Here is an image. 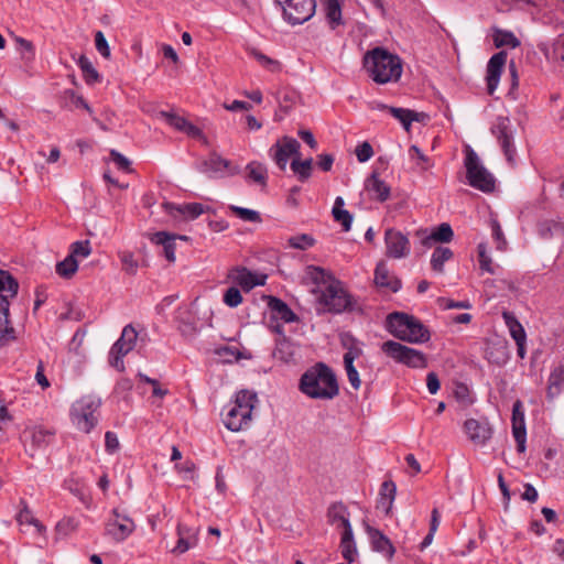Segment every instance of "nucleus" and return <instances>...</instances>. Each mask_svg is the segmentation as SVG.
<instances>
[{
  "instance_id": "nucleus-25",
  "label": "nucleus",
  "mask_w": 564,
  "mask_h": 564,
  "mask_svg": "<svg viewBox=\"0 0 564 564\" xmlns=\"http://www.w3.org/2000/svg\"><path fill=\"white\" fill-rule=\"evenodd\" d=\"M267 300L268 307L273 318H279L284 323H292L296 321V315L282 300L269 295L264 297Z\"/></svg>"
},
{
  "instance_id": "nucleus-41",
  "label": "nucleus",
  "mask_w": 564,
  "mask_h": 564,
  "mask_svg": "<svg viewBox=\"0 0 564 564\" xmlns=\"http://www.w3.org/2000/svg\"><path fill=\"white\" fill-rule=\"evenodd\" d=\"M77 64L83 72V76L88 85H93L100 80V75L93 66V63L85 55H80Z\"/></svg>"
},
{
  "instance_id": "nucleus-53",
  "label": "nucleus",
  "mask_w": 564,
  "mask_h": 564,
  "mask_svg": "<svg viewBox=\"0 0 564 564\" xmlns=\"http://www.w3.org/2000/svg\"><path fill=\"white\" fill-rule=\"evenodd\" d=\"M224 303L229 307H237L242 303V295L239 289L231 286L224 294Z\"/></svg>"
},
{
  "instance_id": "nucleus-30",
  "label": "nucleus",
  "mask_w": 564,
  "mask_h": 564,
  "mask_svg": "<svg viewBox=\"0 0 564 564\" xmlns=\"http://www.w3.org/2000/svg\"><path fill=\"white\" fill-rule=\"evenodd\" d=\"M408 332L403 338V341H409L412 344H422L430 339L429 329L413 316L411 323L409 325Z\"/></svg>"
},
{
  "instance_id": "nucleus-33",
  "label": "nucleus",
  "mask_w": 564,
  "mask_h": 564,
  "mask_svg": "<svg viewBox=\"0 0 564 564\" xmlns=\"http://www.w3.org/2000/svg\"><path fill=\"white\" fill-rule=\"evenodd\" d=\"M389 112L401 122L406 131H410L411 124L414 121H421L425 116L405 108L390 107Z\"/></svg>"
},
{
  "instance_id": "nucleus-20",
  "label": "nucleus",
  "mask_w": 564,
  "mask_h": 564,
  "mask_svg": "<svg viewBox=\"0 0 564 564\" xmlns=\"http://www.w3.org/2000/svg\"><path fill=\"white\" fill-rule=\"evenodd\" d=\"M365 530L369 536L371 547L373 551L381 553L389 560L393 557L395 549L390 539L384 535L380 530L366 524Z\"/></svg>"
},
{
  "instance_id": "nucleus-15",
  "label": "nucleus",
  "mask_w": 564,
  "mask_h": 564,
  "mask_svg": "<svg viewBox=\"0 0 564 564\" xmlns=\"http://www.w3.org/2000/svg\"><path fill=\"white\" fill-rule=\"evenodd\" d=\"M228 278L243 291L249 292L258 285H263L267 280L265 274H257L245 267L232 268Z\"/></svg>"
},
{
  "instance_id": "nucleus-56",
  "label": "nucleus",
  "mask_w": 564,
  "mask_h": 564,
  "mask_svg": "<svg viewBox=\"0 0 564 564\" xmlns=\"http://www.w3.org/2000/svg\"><path fill=\"white\" fill-rule=\"evenodd\" d=\"M477 249L480 269L486 272L494 273L491 268V259L487 253V245L485 242H481L478 245Z\"/></svg>"
},
{
  "instance_id": "nucleus-35",
  "label": "nucleus",
  "mask_w": 564,
  "mask_h": 564,
  "mask_svg": "<svg viewBox=\"0 0 564 564\" xmlns=\"http://www.w3.org/2000/svg\"><path fill=\"white\" fill-rule=\"evenodd\" d=\"M18 291V281L10 272L0 269V296H8L11 300L17 296Z\"/></svg>"
},
{
  "instance_id": "nucleus-21",
  "label": "nucleus",
  "mask_w": 564,
  "mask_h": 564,
  "mask_svg": "<svg viewBox=\"0 0 564 564\" xmlns=\"http://www.w3.org/2000/svg\"><path fill=\"white\" fill-rule=\"evenodd\" d=\"M327 521L335 529L341 530V532L352 530L349 521V511L341 502H335L329 506L327 510Z\"/></svg>"
},
{
  "instance_id": "nucleus-1",
  "label": "nucleus",
  "mask_w": 564,
  "mask_h": 564,
  "mask_svg": "<svg viewBox=\"0 0 564 564\" xmlns=\"http://www.w3.org/2000/svg\"><path fill=\"white\" fill-rule=\"evenodd\" d=\"M364 65L373 82L388 84L398 82L402 75L401 58L382 47H376L364 56Z\"/></svg>"
},
{
  "instance_id": "nucleus-6",
  "label": "nucleus",
  "mask_w": 564,
  "mask_h": 564,
  "mask_svg": "<svg viewBox=\"0 0 564 564\" xmlns=\"http://www.w3.org/2000/svg\"><path fill=\"white\" fill-rule=\"evenodd\" d=\"M466 177L468 184L485 193H490L495 189V177L480 162L477 153L468 148L465 158Z\"/></svg>"
},
{
  "instance_id": "nucleus-19",
  "label": "nucleus",
  "mask_w": 564,
  "mask_h": 564,
  "mask_svg": "<svg viewBox=\"0 0 564 564\" xmlns=\"http://www.w3.org/2000/svg\"><path fill=\"white\" fill-rule=\"evenodd\" d=\"M507 62V52L500 51L492 55L487 65V90L489 95L496 91L505 64Z\"/></svg>"
},
{
  "instance_id": "nucleus-12",
  "label": "nucleus",
  "mask_w": 564,
  "mask_h": 564,
  "mask_svg": "<svg viewBox=\"0 0 564 564\" xmlns=\"http://www.w3.org/2000/svg\"><path fill=\"white\" fill-rule=\"evenodd\" d=\"M300 143L296 139L284 137L273 144L269 153L280 170L284 171L291 155H299Z\"/></svg>"
},
{
  "instance_id": "nucleus-29",
  "label": "nucleus",
  "mask_w": 564,
  "mask_h": 564,
  "mask_svg": "<svg viewBox=\"0 0 564 564\" xmlns=\"http://www.w3.org/2000/svg\"><path fill=\"white\" fill-rule=\"evenodd\" d=\"M365 187L380 202L387 200L390 196V187L384 181L378 177L376 172L366 180Z\"/></svg>"
},
{
  "instance_id": "nucleus-31",
  "label": "nucleus",
  "mask_w": 564,
  "mask_h": 564,
  "mask_svg": "<svg viewBox=\"0 0 564 564\" xmlns=\"http://www.w3.org/2000/svg\"><path fill=\"white\" fill-rule=\"evenodd\" d=\"M59 105L66 109L84 108L89 115H93V109L85 101L82 96L76 95L72 89H65L59 96Z\"/></svg>"
},
{
  "instance_id": "nucleus-43",
  "label": "nucleus",
  "mask_w": 564,
  "mask_h": 564,
  "mask_svg": "<svg viewBox=\"0 0 564 564\" xmlns=\"http://www.w3.org/2000/svg\"><path fill=\"white\" fill-rule=\"evenodd\" d=\"M78 270V262L73 256H67L63 261L56 264V273L64 278L70 279Z\"/></svg>"
},
{
  "instance_id": "nucleus-32",
  "label": "nucleus",
  "mask_w": 564,
  "mask_h": 564,
  "mask_svg": "<svg viewBox=\"0 0 564 564\" xmlns=\"http://www.w3.org/2000/svg\"><path fill=\"white\" fill-rule=\"evenodd\" d=\"M340 552L343 557L348 563H354L356 561V557L358 555L356 542L354 539V532L352 530H348L346 532H341L340 536Z\"/></svg>"
},
{
  "instance_id": "nucleus-55",
  "label": "nucleus",
  "mask_w": 564,
  "mask_h": 564,
  "mask_svg": "<svg viewBox=\"0 0 564 564\" xmlns=\"http://www.w3.org/2000/svg\"><path fill=\"white\" fill-rule=\"evenodd\" d=\"M53 437V433L47 430L39 429L32 433V444L37 447L46 446Z\"/></svg>"
},
{
  "instance_id": "nucleus-54",
  "label": "nucleus",
  "mask_w": 564,
  "mask_h": 564,
  "mask_svg": "<svg viewBox=\"0 0 564 564\" xmlns=\"http://www.w3.org/2000/svg\"><path fill=\"white\" fill-rule=\"evenodd\" d=\"M17 520L20 524H34L39 531L44 529V527L32 516V512L29 510L28 506L24 503L23 508L17 516Z\"/></svg>"
},
{
  "instance_id": "nucleus-47",
  "label": "nucleus",
  "mask_w": 564,
  "mask_h": 564,
  "mask_svg": "<svg viewBox=\"0 0 564 564\" xmlns=\"http://www.w3.org/2000/svg\"><path fill=\"white\" fill-rule=\"evenodd\" d=\"M288 243L293 249L306 250L314 246L315 239L308 234H301L290 237Z\"/></svg>"
},
{
  "instance_id": "nucleus-37",
  "label": "nucleus",
  "mask_w": 564,
  "mask_h": 564,
  "mask_svg": "<svg viewBox=\"0 0 564 564\" xmlns=\"http://www.w3.org/2000/svg\"><path fill=\"white\" fill-rule=\"evenodd\" d=\"M178 131L184 132L192 139L200 141L205 145L208 144V140L203 132V128L189 122L185 118L178 117Z\"/></svg>"
},
{
  "instance_id": "nucleus-11",
  "label": "nucleus",
  "mask_w": 564,
  "mask_h": 564,
  "mask_svg": "<svg viewBox=\"0 0 564 564\" xmlns=\"http://www.w3.org/2000/svg\"><path fill=\"white\" fill-rule=\"evenodd\" d=\"M134 530L133 521L126 514L119 513L117 509L112 510L111 517L106 523V534L116 542H122Z\"/></svg>"
},
{
  "instance_id": "nucleus-64",
  "label": "nucleus",
  "mask_w": 564,
  "mask_h": 564,
  "mask_svg": "<svg viewBox=\"0 0 564 564\" xmlns=\"http://www.w3.org/2000/svg\"><path fill=\"white\" fill-rule=\"evenodd\" d=\"M120 447V443L116 433L108 431L105 434V448L109 454L116 453Z\"/></svg>"
},
{
  "instance_id": "nucleus-18",
  "label": "nucleus",
  "mask_w": 564,
  "mask_h": 564,
  "mask_svg": "<svg viewBox=\"0 0 564 564\" xmlns=\"http://www.w3.org/2000/svg\"><path fill=\"white\" fill-rule=\"evenodd\" d=\"M464 430L469 440L479 446H484L492 436V429L487 420L468 419L465 421Z\"/></svg>"
},
{
  "instance_id": "nucleus-10",
  "label": "nucleus",
  "mask_w": 564,
  "mask_h": 564,
  "mask_svg": "<svg viewBox=\"0 0 564 564\" xmlns=\"http://www.w3.org/2000/svg\"><path fill=\"white\" fill-rule=\"evenodd\" d=\"M199 170L209 177L234 176L240 173L239 166L232 165L229 160L217 153H212L208 159L204 160Z\"/></svg>"
},
{
  "instance_id": "nucleus-50",
  "label": "nucleus",
  "mask_w": 564,
  "mask_h": 564,
  "mask_svg": "<svg viewBox=\"0 0 564 564\" xmlns=\"http://www.w3.org/2000/svg\"><path fill=\"white\" fill-rule=\"evenodd\" d=\"M292 355L293 352L291 343L285 338L280 339L276 343L275 349L273 350V356L282 361H289Z\"/></svg>"
},
{
  "instance_id": "nucleus-24",
  "label": "nucleus",
  "mask_w": 564,
  "mask_h": 564,
  "mask_svg": "<svg viewBox=\"0 0 564 564\" xmlns=\"http://www.w3.org/2000/svg\"><path fill=\"white\" fill-rule=\"evenodd\" d=\"M421 237V242L425 247H431L433 242H449L453 239L454 232L449 224L443 223L431 234L425 230L416 232Z\"/></svg>"
},
{
  "instance_id": "nucleus-27",
  "label": "nucleus",
  "mask_w": 564,
  "mask_h": 564,
  "mask_svg": "<svg viewBox=\"0 0 564 564\" xmlns=\"http://www.w3.org/2000/svg\"><path fill=\"white\" fill-rule=\"evenodd\" d=\"M245 178L248 183L259 185L262 189L268 185V169L267 166L258 161H251L246 166Z\"/></svg>"
},
{
  "instance_id": "nucleus-34",
  "label": "nucleus",
  "mask_w": 564,
  "mask_h": 564,
  "mask_svg": "<svg viewBox=\"0 0 564 564\" xmlns=\"http://www.w3.org/2000/svg\"><path fill=\"white\" fill-rule=\"evenodd\" d=\"M344 205H345L344 198L340 196L336 197V199L334 202L333 209H332V214H333L335 221L341 224L343 230L348 231L351 227L352 215L348 210L343 208Z\"/></svg>"
},
{
  "instance_id": "nucleus-2",
  "label": "nucleus",
  "mask_w": 564,
  "mask_h": 564,
  "mask_svg": "<svg viewBox=\"0 0 564 564\" xmlns=\"http://www.w3.org/2000/svg\"><path fill=\"white\" fill-rule=\"evenodd\" d=\"M300 390L310 398L323 400H330L339 392L335 373L323 362L307 369L302 375Z\"/></svg>"
},
{
  "instance_id": "nucleus-61",
  "label": "nucleus",
  "mask_w": 564,
  "mask_h": 564,
  "mask_svg": "<svg viewBox=\"0 0 564 564\" xmlns=\"http://www.w3.org/2000/svg\"><path fill=\"white\" fill-rule=\"evenodd\" d=\"M344 365H345V370H346L349 383L351 384V387L355 390H358L360 388L361 381L359 378V373L354 366V362L348 361V362H344Z\"/></svg>"
},
{
  "instance_id": "nucleus-63",
  "label": "nucleus",
  "mask_w": 564,
  "mask_h": 564,
  "mask_svg": "<svg viewBox=\"0 0 564 564\" xmlns=\"http://www.w3.org/2000/svg\"><path fill=\"white\" fill-rule=\"evenodd\" d=\"M122 270L128 274H135L138 262L131 252H123L121 254Z\"/></svg>"
},
{
  "instance_id": "nucleus-62",
  "label": "nucleus",
  "mask_w": 564,
  "mask_h": 564,
  "mask_svg": "<svg viewBox=\"0 0 564 564\" xmlns=\"http://www.w3.org/2000/svg\"><path fill=\"white\" fill-rule=\"evenodd\" d=\"M356 156L360 163L369 161L373 155L372 147L369 142L365 141L356 148Z\"/></svg>"
},
{
  "instance_id": "nucleus-48",
  "label": "nucleus",
  "mask_w": 564,
  "mask_h": 564,
  "mask_svg": "<svg viewBox=\"0 0 564 564\" xmlns=\"http://www.w3.org/2000/svg\"><path fill=\"white\" fill-rule=\"evenodd\" d=\"M174 296H166L162 300V302L156 306V312L159 315H162L165 319L175 321L176 319V308L173 307Z\"/></svg>"
},
{
  "instance_id": "nucleus-22",
  "label": "nucleus",
  "mask_w": 564,
  "mask_h": 564,
  "mask_svg": "<svg viewBox=\"0 0 564 564\" xmlns=\"http://www.w3.org/2000/svg\"><path fill=\"white\" fill-rule=\"evenodd\" d=\"M375 284L379 289H384L390 292H398L401 289V281L390 273L384 262H379L375 270Z\"/></svg>"
},
{
  "instance_id": "nucleus-46",
  "label": "nucleus",
  "mask_w": 564,
  "mask_h": 564,
  "mask_svg": "<svg viewBox=\"0 0 564 564\" xmlns=\"http://www.w3.org/2000/svg\"><path fill=\"white\" fill-rule=\"evenodd\" d=\"M409 156L421 171H426L432 166L431 160L414 144L409 149Z\"/></svg>"
},
{
  "instance_id": "nucleus-7",
  "label": "nucleus",
  "mask_w": 564,
  "mask_h": 564,
  "mask_svg": "<svg viewBox=\"0 0 564 564\" xmlns=\"http://www.w3.org/2000/svg\"><path fill=\"white\" fill-rule=\"evenodd\" d=\"M381 350L395 362L403 364L411 368L426 367V357L422 351L402 345L399 341H384L381 345Z\"/></svg>"
},
{
  "instance_id": "nucleus-4",
  "label": "nucleus",
  "mask_w": 564,
  "mask_h": 564,
  "mask_svg": "<svg viewBox=\"0 0 564 564\" xmlns=\"http://www.w3.org/2000/svg\"><path fill=\"white\" fill-rule=\"evenodd\" d=\"M319 303L334 314L362 312L359 302L344 288L339 280H332V283L321 292Z\"/></svg>"
},
{
  "instance_id": "nucleus-57",
  "label": "nucleus",
  "mask_w": 564,
  "mask_h": 564,
  "mask_svg": "<svg viewBox=\"0 0 564 564\" xmlns=\"http://www.w3.org/2000/svg\"><path fill=\"white\" fill-rule=\"evenodd\" d=\"M197 543L195 530H189L185 538L178 536V553H184L194 547Z\"/></svg>"
},
{
  "instance_id": "nucleus-45",
  "label": "nucleus",
  "mask_w": 564,
  "mask_h": 564,
  "mask_svg": "<svg viewBox=\"0 0 564 564\" xmlns=\"http://www.w3.org/2000/svg\"><path fill=\"white\" fill-rule=\"evenodd\" d=\"M205 212V207L200 203H188L178 205V215L191 220L200 216Z\"/></svg>"
},
{
  "instance_id": "nucleus-51",
  "label": "nucleus",
  "mask_w": 564,
  "mask_h": 564,
  "mask_svg": "<svg viewBox=\"0 0 564 564\" xmlns=\"http://www.w3.org/2000/svg\"><path fill=\"white\" fill-rule=\"evenodd\" d=\"M252 55L269 72L276 73L281 69L280 62L268 57L267 55L262 54L261 52L252 51Z\"/></svg>"
},
{
  "instance_id": "nucleus-59",
  "label": "nucleus",
  "mask_w": 564,
  "mask_h": 564,
  "mask_svg": "<svg viewBox=\"0 0 564 564\" xmlns=\"http://www.w3.org/2000/svg\"><path fill=\"white\" fill-rule=\"evenodd\" d=\"M95 46L101 56H104L105 58L110 57V48L101 31H97L95 34Z\"/></svg>"
},
{
  "instance_id": "nucleus-60",
  "label": "nucleus",
  "mask_w": 564,
  "mask_h": 564,
  "mask_svg": "<svg viewBox=\"0 0 564 564\" xmlns=\"http://www.w3.org/2000/svg\"><path fill=\"white\" fill-rule=\"evenodd\" d=\"M491 230H492V238H494V240L497 243V249L498 250H505L506 246H507V241L505 239L502 229H501L500 224L498 223V220L494 219L491 221Z\"/></svg>"
},
{
  "instance_id": "nucleus-42",
  "label": "nucleus",
  "mask_w": 564,
  "mask_h": 564,
  "mask_svg": "<svg viewBox=\"0 0 564 564\" xmlns=\"http://www.w3.org/2000/svg\"><path fill=\"white\" fill-rule=\"evenodd\" d=\"M341 343L343 346L347 349L344 355V362H354L362 355V349L354 337L346 335L341 338Z\"/></svg>"
},
{
  "instance_id": "nucleus-49",
  "label": "nucleus",
  "mask_w": 564,
  "mask_h": 564,
  "mask_svg": "<svg viewBox=\"0 0 564 564\" xmlns=\"http://www.w3.org/2000/svg\"><path fill=\"white\" fill-rule=\"evenodd\" d=\"M230 210L243 221L261 223V216L257 210L231 205Z\"/></svg>"
},
{
  "instance_id": "nucleus-36",
  "label": "nucleus",
  "mask_w": 564,
  "mask_h": 564,
  "mask_svg": "<svg viewBox=\"0 0 564 564\" xmlns=\"http://www.w3.org/2000/svg\"><path fill=\"white\" fill-rule=\"evenodd\" d=\"M502 318L509 329L510 336L514 341L527 340L524 328L512 312L505 311L502 313Z\"/></svg>"
},
{
  "instance_id": "nucleus-13",
  "label": "nucleus",
  "mask_w": 564,
  "mask_h": 564,
  "mask_svg": "<svg viewBox=\"0 0 564 564\" xmlns=\"http://www.w3.org/2000/svg\"><path fill=\"white\" fill-rule=\"evenodd\" d=\"M387 256L393 259L405 258L410 253V241L406 236L395 229H387L384 232Z\"/></svg>"
},
{
  "instance_id": "nucleus-40",
  "label": "nucleus",
  "mask_w": 564,
  "mask_h": 564,
  "mask_svg": "<svg viewBox=\"0 0 564 564\" xmlns=\"http://www.w3.org/2000/svg\"><path fill=\"white\" fill-rule=\"evenodd\" d=\"M313 159L301 161L299 158L293 159L291 162V170L297 176L300 182L307 181L312 175Z\"/></svg>"
},
{
  "instance_id": "nucleus-38",
  "label": "nucleus",
  "mask_w": 564,
  "mask_h": 564,
  "mask_svg": "<svg viewBox=\"0 0 564 564\" xmlns=\"http://www.w3.org/2000/svg\"><path fill=\"white\" fill-rule=\"evenodd\" d=\"M453 257V251L448 247H437L431 257V267L435 272H444V263Z\"/></svg>"
},
{
  "instance_id": "nucleus-3",
  "label": "nucleus",
  "mask_w": 564,
  "mask_h": 564,
  "mask_svg": "<svg viewBox=\"0 0 564 564\" xmlns=\"http://www.w3.org/2000/svg\"><path fill=\"white\" fill-rule=\"evenodd\" d=\"M256 402V393L248 390L239 391L236 394L235 401L228 404L226 412L223 414L225 426L232 432H238L249 426Z\"/></svg>"
},
{
  "instance_id": "nucleus-58",
  "label": "nucleus",
  "mask_w": 564,
  "mask_h": 564,
  "mask_svg": "<svg viewBox=\"0 0 564 564\" xmlns=\"http://www.w3.org/2000/svg\"><path fill=\"white\" fill-rule=\"evenodd\" d=\"M563 381H564V370L562 368L554 369L549 378L547 393L550 397L553 395V389L556 388V390H558V388Z\"/></svg>"
},
{
  "instance_id": "nucleus-16",
  "label": "nucleus",
  "mask_w": 564,
  "mask_h": 564,
  "mask_svg": "<svg viewBox=\"0 0 564 564\" xmlns=\"http://www.w3.org/2000/svg\"><path fill=\"white\" fill-rule=\"evenodd\" d=\"M17 340V332L10 319V299L0 296V348Z\"/></svg>"
},
{
  "instance_id": "nucleus-8",
  "label": "nucleus",
  "mask_w": 564,
  "mask_h": 564,
  "mask_svg": "<svg viewBox=\"0 0 564 564\" xmlns=\"http://www.w3.org/2000/svg\"><path fill=\"white\" fill-rule=\"evenodd\" d=\"M138 339V333L133 328L132 325H127L123 327L121 336L119 339L112 345L109 351L108 361L111 367L116 368L118 371L124 370L123 357L128 355L135 346Z\"/></svg>"
},
{
  "instance_id": "nucleus-5",
  "label": "nucleus",
  "mask_w": 564,
  "mask_h": 564,
  "mask_svg": "<svg viewBox=\"0 0 564 564\" xmlns=\"http://www.w3.org/2000/svg\"><path fill=\"white\" fill-rule=\"evenodd\" d=\"M100 404V400L91 395L77 400L70 409L73 425L82 432L89 433L98 423L96 412Z\"/></svg>"
},
{
  "instance_id": "nucleus-23",
  "label": "nucleus",
  "mask_w": 564,
  "mask_h": 564,
  "mask_svg": "<svg viewBox=\"0 0 564 564\" xmlns=\"http://www.w3.org/2000/svg\"><path fill=\"white\" fill-rule=\"evenodd\" d=\"M412 318V315L405 313H391L387 316V330L398 339L403 340Z\"/></svg>"
},
{
  "instance_id": "nucleus-14",
  "label": "nucleus",
  "mask_w": 564,
  "mask_h": 564,
  "mask_svg": "<svg viewBox=\"0 0 564 564\" xmlns=\"http://www.w3.org/2000/svg\"><path fill=\"white\" fill-rule=\"evenodd\" d=\"M492 133L497 137L500 142V145L503 150L505 155L508 161L511 162L513 160V155L516 153L514 147L512 144V130L510 124V119L508 117H498L495 124L491 128Z\"/></svg>"
},
{
  "instance_id": "nucleus-9",
  "label": "nucleus",
  "mask_w": 564,
  "mask_h": 564,
  "mask_svg": "<svg viewBox=\"0 0 564 564\" xmlns=\"http://www.w3.org/2000/svg\"><path fill=\"white\" fill-rule=\"evenodd\" d=\"M283 9L284 19L295 25L308 21L315 13V0H276Z\"/></svg>"
},
{
  "instance_id": "nucleus-26",
  "label": "nucleus",
  "mask_w": 564,
  "mask_h": 564,
  "mask_svg": "<svg viewBox=\"0 0 564 564\" xmlns=\"http://www.w3.org/2000/svg\"><path fill=\"white\" fill-rule=\"evenodd\" d=\"M148 237L151 242L163 247V253L166 260L170 262L175 260L176 235L169 234L166 231H158L154 234H149Z\"/></svg>"
},
{
  "instance_id": "nucleus-39",
  "label": "nucleus",
  "mask_w": 564,
  "mask_h": 564,
  "mask_svg": "<svg viewBox=\"0 0 564 564\" xmlns=\"http://www.w3.org/2000/svg\"><path fill=\"white\" fill-rule=\"evenodd\" d=\"M306 275L313 283L323 284L325 288L332 283V280H337L329 271L315 265H308L306 268Z\"/></svg>"
},
{
  "instance_id": "nucleus-44",
  "label": "nucleus",
  "mask_w": 564,
  "mask_h": 564,
  "mask_svg": "<svg viewBox=\"0 0 564 564\" xmlns=\"http://www.w3.org/2000/svg\"><path fill=\"white\" fill-rule=\"evenodd\" d=\"M494 42L497 47L510 46L512 48L520 45V41L510 31L497 30L494 35Z\"/></svg>"
},
{
  "instance_id": "nucleus-28",
  "label": "nucleus",
  "mask_w": 564,
  "mask_h": 564,
  "mask_svg": "<svg viewBox=\"0 0 564 564\" xmlns=\"http://www.w3.org/2000/svg\"><path fill=\"white\" fill-rule=\"evenodd\" d=\"M326 21L332 30L343 25L341 6L339 0H321Z\"/></svg>"
},
{
  "instance_id": "nucleus-52",
  "label": "nucleus",
  "mask_w": 564,
  "mask_h": 564,
  "mask_svg": "<svg viewBox=\"0 0 564 564\" xmlns=\"http://www.w3.org/2000/svg\"><path fill=\"white\" fill-rule=\"evenodd\" d=\"M91 253L90 242L88 240L75 241L70 246V253L73 259L76 257L87 258Z\"/></svg>"
},
{
  "instance_id": "nucleus-17",
  "label": "nucleus",
  "mask_w": 564,
  "mask_h": 564,
  "mask_svg": "<svg viewBox=\"0 0 564 564\" xmlns=\"http://www.w3.org/2000/svg\"><path fill=\"white\" fill-rule=\"evenodd\" d=\"M512 434L517 443V449L519 453L525 451L527 430L524 420L523 403L517 400L512 405Z\"/></svg>"
}]
</instances>
